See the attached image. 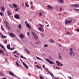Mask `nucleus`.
Returning a JSON list of instances; mask_svg holds the SVG:
<instances>
[{"label":"nucleus","mask_w":79,"mask_h":79,"mask_svg":"<svg viewBox=\"0 0 79 79\" xmlns=\"http://www.w3.org/2000/svg\"><path fill=\"white\" fill-rule=\"evenodd\" d=\"M31 34L33 35L34 37H35V39L36 40H37V41H39V39H38V37L37 35L35 34V33L33 32V31H31Z\"/></svg>","instance_id":"f257e3e1"},{"label":"nucleus","mask_w":79,"mask_h":79,"mask_svg":"<svg viewBox=\"0 0 79 79\" xmlns=\"http://www.w3.org/2000/svg\"><path fill=\"white\" fill-rule=\"evenodd\" d=\"M72 23V19L71 20H69L68 21L67 19H65V24H70V23Z\"/></svg>","instance_id":"f03ea898"},{"label":"nucleus","mask_w":79,"mask_h":79,"mask_svg":"<svg viewBox=\"0 0 79 79\" xmlns=\"http://www.w3.org/2000/svg\"><path fill=\"white\" fill-rule=\"evenodd\" d=\"M70 52H69V54L70 55H71V56H72L73 55V53H74V51H73V49L72 48H70Z\"/></svg>","instance_id":"7ed1b4c3"},{"label":"nucleus","mask_w":79,"mask_h":79,"mask_svg":"<svg viewBox=\"0 0 79 79\" xmlns=\"http://www.w3.org/2000/svg\"><path fill=\"white\" fill-rule=\"evenodd\" d=\"M46 61H48V62L49 64H54V63H53V62L50 61V60H49L48 59H46Z\"/></svg>","instance_id":"20e7f679"},{"label":"nucleus","mask_w":79,"mask_h":79,"mask_svg":"<svg viewBox=\"0 0 79 79\" xmlns=\"http://www.w3.org/2000/svg\"><path fill=\"white\" fill-rule=\"evenodd\" d=\"M25 23L27 27H28L29 29H31V26H30V25H29V23H28L27 22L25 21Z\"/></svg>","instance_id":"39448f33"},{"label":"nucleus","mask_w":79,"mask_h":79,"mask_svg":"<svg viewBox=\"0 0 79 79\" xmlns=\"http://www.w3.org/2000/svg\"><path fill=\"white\" fill-rule=\"evenodd\" d=\"M73 6H74L75 8H79V6L77 4H74L71 5V7H73Z\"/></svg>","instance_id":"423d86ee"},{"label":"nucleus","mask_w":79,"mask_h":79,"mask_svg":"<svg viewBox=\"0 0 79 79\" xmlns=\"http://www.w3.org/2000/svg\"><path fill=\"white\" fill-rule=\"evenodd\" d=\"M10 36L11 37H12V38L15 37V35L13 33H11L10 34Z\"/></svg>","instance_id":"0eeeda50"},{"label":"nucleus","mask_w":79,"mask_h":79,"mask_svg":"<svg viewBox=\"0 0 79 79\" xmlns=\"http://www.w3.org/2000/svg\"><path fill=\"white\" fill-rule=\"evenodd\" d=\"M58 55L59 56V60H61L62 59V56L61 55V54L60 53H58Z\"/></svg>","instance_id":"6e6552de"},{"label":"nucleus","mask_w":79,"mask_h":79,"mask_svg":"<svg viewBox=\"0 0 79 79\" xmlns=\"http://www.w3.org/2000/svg\"><path fill=\"white\" fill-rule=\"evenodd\" d=\"M14 17L16 19H19V15H18V14H16L14 15Z\"/></svg>","instance_id":"1a4fd4ad"},{"label":"nucleus","mask_w":79,"mask_h":79,"mask_svg":"<svg viewBox=\"0 0 79 79\" xmlns=\"http://www.w3.org/2000/svg\"><path fill=\"white\" fill-rule=\"evenodd\" d=\"M47 8L48 9V10H52V9H53V7L51 6L50 5H49L47 6Z\"/></svg>","instance_id":"9d476101"},{"label":"nucleus","mask_w":79,"mask_h":79,"mask_svg":"<svg viewBox=\"0 0 79 79\" xmlns=\"http://www.w3.org/2000/svg\"><path fill=\"white\" fill-rule=\"evenodd\" d=\"M39 31H41V32H44V30L42 27H39Z\"/></svg>","instance_id":"9b49d317"},{"label":"nucleus","mask_w":79,"mask_h":79,"mask_svg":"<svg viewBox=\"0 0 79 79\" xmlns=\"http://www.w3.org/2000/svg\"><path fill=\"white\" fill-rule=\"evenodd\" d=\"M19 36L21 38V39H23L24 38V35H23V34H20L19 35Z\"/></svg>","instance_id":"f8f14e48"},{"label":"nucleus","mask_w":79,"mask_h":79,"mask_svg":"<svg viewBox=\"0 0 79 79\" xmlns=\"http://www.w3.org/2000/svg\"><path fill=\"white\" fill-rule=\"evenodd\" d=\"M25 51H27V53L29 55L30 54V52H29V50L27 49H25Z\"/></svg>","instance_id":"ddd939ff"},{"label":"nucleus","mask_w":79,"mask_h":79,"mask_svg":"<svg viewBox=\"0 0 79 79\" xmlns=\"http://www.w3.org/2000/svg\"><path fill=\"white\" fill-rule=\"evenodd\" d=\"M36 59H37V60H41V61H43V60L39 58V57H36Z\"/></svg>","instance_id":"4468645a"},{"label":"nucleus","mask_w":79,"mask_h":79,"mask_svg":"<svg viewBox=\"0 0 79 79\" xmlns=\"http://www.w3.org/2000/svg\"><path fill=\"white\" fill-rule=\"evenodd\" d=\"M13 6L14 8H17V7H18V6H17L16 4H15V3L13 4Z\"/></svg>","instance_id":"2eb2a0df"},{"label":"nucleus","mask_w":79,"mask_h":79,"mask_svg":"<svg viewBox=\"0 0 79 79\" xmlns=\"http://www.w3.org/2000/svg\"><path fill=\"white\" fill-rule=\"evenodd\" d=\"M0 46H1V47L2 48H3V49L4 50V51H5V52H6V50L5 49V48H4V47L2 45H0Z\"/></svg>","instance_id":"dca6fc26"},{"label":"nucleus","mask_w":79,"mask_h":79,"mask_svg":"<svg viewBox=\"0 0 79 79\" xmlns=\"http://www.w3.org/2000/svg\"><path fill=\"white\" fill-rule=\"evenodd\" d=\"M4 23H5L6 24V27L8 26V23L7 22H6V21H4Z\"/></svg>","instance_id":"f3484780"},{"label":"nucleus","mask_w":79,"mask_h":79,"mask_svg":"<svg viewBox=\"0 0 79 79\" xmlns=\"http://www.w3.org/2000/svg\"><path fill=\"white\" fill-rule=\"evenodd\" d=\"M7 48L8 49V50L10 49V44L7 45Z\"/></svg>","instance_id":"a211bd4d"},{"label":"nucleus","mask_w":79,"mask_h":79,"mask_svg":"<svg viewBox=\"0 0 79 79\" xmlns=\"http://www.w3.org/2000/svg\"><path fill=\"white\" fill-rule=\"evenodd\" d=\"M56 63L57 64V66H59V65L60 64V62L58 61V60L56 61Z\"/></svg>","instance_id":"6ab92c4d"},{"label":"nucleus","mask_w":79,"mask_h":79,"mask_svg":"<svg viewBox=\"0 0 79 79\" xmlns=\"http://www.w3.org/2000/svg\"><path fill=\"white\" fill-rule=\"evenodd\" d=\"M18 27H19V29L20 30H21V28H22L21 24H20L19 25Z\"/></svg>","instance_id":"aec40b11"},{"label":"nucleus","mask_w":79,"mask_h":79,"mask_svg":"<svg viewBox=\"0 0 79 79\" xmlns=\"http://www.w3.org/2000/svg\"><path fill=\"white\" fill-rule=\"evenodd\" d=\"M4 52V51L2 50V49L0 48V54H2V53H3Z\"/></svg>","instance_id":"412c9836"},{"label":"nucleus","mask_w":79,"mask_h":79,"mask_svg":"<svg viewBox=\"0 0 79 79\" xmlns=\"http://www.w3.org/2000/svg\"><path fill=\"white\" fill-rule=\"evenodd\" d=\"M7 13L9 17H10V15H11V14H10V12L9 11H7Z\"/></svg>","instance_id":"4be33fe9"},{"label":"nucleus","mask_w":79,"mask_h":79,"mask_svg":"<svg viewBox=\"0 0 79 79\" xmlns=\"http://www.w3.org/2000/svg\"><path fill=\"white\" fill-rule=\"evenodd\" d=\"M40 44V41L38 42H35V44H38V45H39Z\"/></svg>","instance_id":"5701e85b"},{"label":"nucleus","mask_w":79,"mask_h":79,"mask_svg":"<svg viewBox=\"0 0 79 79\" xmlns=\"http://www.w3.org/2000/svg\"><path fill=\"white\" fill-rule=\"evenodd\" d=\"M43 15V14H42V12H39V16H42Z\"/></svg>","instance_id":"b1692460"},{"label":"nucleus","mask_w":79,"mask_h":79,"mask_svg":"<svg viewBox=\"0 0 79 79\" xmlns=\"http://www.w3.org/2000/svg\"><path fill=\"white\" fill-rule=\"evenodd\" d=\"M4 43L5 44H7V40H4Z\"/></svg>","instance_id":"393cba45"},{"label":"nucleus","mask_w":79,"mask_h":79,"mask_svg":"<svg viewBox=\"0 0 79 79\" xmlns=\"http://www.w3.org/2000/svg\"><path fill=\"white\" fill-rule=\"evenodd\" d=\"M0 75H1V76H4V74H3V73H2V72L0 71Z\"/></svg>","instance_id":"a878e982"},{"label":"nucleus","mask_w":79,"mask_h":79,"mask_svg":"<svg viewBox=\"0 0 79 79\" xmlns=\"http://www.w3.org/2000/svg\"><path fill=\"white\" fill-rule=\"evenodd\" d=\"M50 40L51 41L50 43H54V41L53 40H52V39H50Z\"/></svg>","instance_id":"bb28decb"},{"label":"nucleus","mask_w":79,"mask_h":79,"mask_svg":"<svg viewBox=\"0 0 79 79\" xmlns=\"http://www.w3.org/2000/svg\"><path fill=\"white\" fill-rule=\"evenodd\" d=\"M25 6H27V7L28 8H29V5H28L26 2L25 3Z\"/></svg>","instance_id":"cd10ccee"},{"label":"nucleus","mask_w":79,"mask_h":79,"mask_svg":"<svg viewBox=\"0 0 79 79\" xmlns=\"http://www.w3.org/2000/svg\"><path fill=\"white\" fill-rule=\"evenodd\" d=\"M60 2H61V3H64V2L63 0H60Z\"/></svg>","instance_id":"c85d7f7f"},{"label":"nucleus","mask_w":79,"mask_h":79,"mask_svg":"<svg viewBox=\"0 0 79 79\" xmlns=\"http://www.w3.org/2000/svg\"><path fill=\"white\" fill-rule=\"evenodd\" d=\"M44 47L47 48V47H48V45H47V44H44Z\"/></svg>","instance_id":"c756f323"},{"label":"nucleus","mask_w":79,"mask_h":79,"mask_svg":"<svg viewBox=\"0 0 79 79\" xmlns=\"http://www.w3.org/2000/svg\"><path fill=\"white\" fill-rule=\"evenodd\" d=\"M39 26H40V27H44V26L42 24H40Z\"/></svg>","instance_id":"7c9ffc66"},{"label":"nucleus","mask_w":79,"mask_h":79,"mask_svg":"<svg viewBox=\"0 0 79 79\" xmlns=\"http://www.w3.org/2000/svg\"><path fill=\"white\" fill-rule=\"evenodd\" d=\"M21 58H24L25 60H26V58H25V57H23V56H21Z\"/></svg>","instance_id":"2f4dec72"},{"label":"nucleus","mask_w":79,"mask_h":79,"mask_svg":"<svg viewBox=\"0 0 79 79\" xmlns=\"http://www.w3.org/2000/svg\"><path fill=\"white\" fill-rule=\"evenodd\" d=\"M1 37H2V38H6V36H3V35H2L1 36Z\"/></svg>","instance_id":"473e14b6"},{"label":"nucleus","mask_w":79,"mask_h":79,"mask_svg":"<svg viewBox=\"0 0 79 79\" xmlns=\"http://www.w3.org/2000/svg\"><path fill=\"white\" fill-rule=\"evenodd\" d=\"M41 36L42 37H44V34L41 33L40 34Z\"/></svg>","instance_id":"72a5a7b5"},{"label":"nucleus","mask_w":79,"mask_h":79,"mask_svg":"<svg viewBox=\"0 0 79 79\" xmlns=\"http://www.w3.org/2000/svg\"><path fill=\"white\" fill-rule=\"evenodd\" d=\"M1 9H2V11H5V8L2 7L1 8Z\"/></svg>","instance_id":"f704fd0d"},{"label":"nucleus","mask_w":79,"mask_h":79,"mask_svg":"<svg viewBox=\"0 0 79 79\" xmlns=\"http://www.w3.org/2000/svg\"><path fill=\"white\" fill-rule=\"evenodd\" d=\"M16 66L18 67V66H19V64H18V62H16Z\"/></svg>","instance_id":"c9c22d12"},{"label":"nucleus","mask_w":79,"mask_h":79,"mask_svg":"<svg viewBox=\"0 0 79 79\" xmlns=\"http://www.w3.org/2000/svg\"><path fill=\"white\" fill-rule=\"evenodd\" d=\"M50 73L51 74V75L52 76V77H54V75H53V73H52V72H50Z\"/></svg>","instance_id":"e433bc0d"},{"label":"nucleus","mask_w":79,"mask_h":79,"mask_svg":"<svg viewBox=\"0 0 79 79\" xmlns=\"http://www.w3.org/2000/svg\"><path fill=\"white\" fill-rule=\"evenodd\" d=\"M74 10H75V11H79V9H74Z\"/></svg>","instance_id":"4c0bfd02"},{"label":"nucleus","mask_w":79,"mask_h":79,"mask_svg":"<svg viewBox=\"0 0 79 79\" xmlns=\"http://www.w3.org/2000/svg\"><path fill=\"white\" fill-rule=\"evenodd\" d=\"M18 10H19V9L18 8L15 9V11H18Z\"/></svg>","instance_id":"58836bf2"},{"label":"nucleus","mask_w":79,"mask_h":79,"mask_svg":"<svg viewBox=\"0 0 79 79\" xmlns=\"http://www.w3.org/2000/svg\"><path fill=\"white\" fill-rule=\"evenodd\" d=\"M36 66L37 68H38L39 69H40V67H39V66L38 65H36Z\"/></svg>","instance_id":"ea45409f"},{"label":"nucleus","mask_w":79,"mask_h":79,"mask_svg":"<svg viewBox=\"0 0 79 79\" xmlns=\"http://www.w3.org/2000/svg\"><path fill=\"white\" fill-rule=\"evenodd\" d=\"M66 34H70V32H69L68 31H67V32H66Z\"/></svg>","instance_id":"a19ab883"},{"label":"nucleus","mask_w":79,"mask_h":79,"mask_svg":"<svg viewBox=\"0 0 79 79\" xmlns=\"http://www.w3.org/2000/svg\"><path fill=\"white\" fill-rule=\"evenodd\" d=\"M25 68H27V69H28V68H29V67H28V66H27V65H26L25 66Z\"/></svg>","instance_id":"79ce46f5"},{"label":"nucleus","mask_w":79,"mask_h":79,"mask_svg":"<svg viewBox=\"0 0 79 79\" xmlns=\"http://www.w3.org/2000/svg\"><path fill=\"white\" fill-rule=\"evenodd\" d=\"M23 65H24V66H26L27 65L26 64H25V63H24V62H23Z\"/></svg>","instance_id":"37998d69"},{"label":"nucleus","mask_w":79,"mask_h":79,"mask_svg":"<svg viewBox=\"0 0 79 79\" xmlns=\"http://www.w3.org/2000/svg\"><path fill=\"white\" fill-rule=\"evenodd\" d=\"M56 69H60V68L58 67H56Z\"/></svg>","instance_id":"c03bdc74"},{"label":"nucleus","mask_w":79,"mask_h":79,"mask_svg":"<svg viewBox=\"0 0 79 79\" xmlns=\"http://www.w3.org/2000/svg\"><path fill=\"white\" fill-rule=\"evenodd\" d=\"M27 34L28 36H29V32H27Z\"/></svg>","instance_id":"a18cd8bd"},{"label":"nucleus","mask_w":79,"mask_h":79,"mask_svg":"<svg viewBox=\"0 0 79 79\" xmlns=\"http://www.w3.org/2000/svg\"><path fill=\"white\" fill-rule=\"evenodd\" d=\"M6 27H7V28H8L9 29H10V27H9V26H7Z\"/></svg>","instance_id":"49530a36"},{"label":"nucleus","mask_w":79,"mask_h":79,"mask_svg":"<svg viewBox=\"0 0 79 79\" xmlns=\"http://www.w3.org/2000/svg\"><path fill=\"white\" fill-rule=\"evenodd\" d=\"M0 15L1 16H3V13H2V12H0Z\"/></svg>","instance_id":"de8ad7c7"},{"label":"nucleus","mask_w":79,"mask_h":79,"mask_svg":"<svg viewBox=\"0 0 79 79\" xmlns=\"http://www.w3.org/2000/svg\"><path fill=\"white\" fill-rule=\"evenodd\" d=\"M17 52H18V51H14L13 53H17Z\"/></svg>","instance_id":"09e8293b"},{"label":"nucleus","mask_w":79,"mask_h":79,"mask_svg":"<svg viewBox=\"0 0 79 79\" xmlns=\"http://www.w3.org/2000/svg\"><path fill=\"white\" fill-rule=\"evenodd\" d=\"M9 6H10V7H11V8H13V6H11V4H9Z\"/></svg>","instance_id":"8fccbe9b"},{"label":"nucleus","mask_w":79,"mask_h":79,"mask_svg":"<svg viewBox=\"0 0 79 79\" xmlns=\"http://www.w3.org/2000/svg\"><path fill=\"white\" fill-rule=\"evenodd\" d=\"M42 66H43V68H45V65L43 64L42 65Z\"/></svg>","instance_id":"3c124183"},{"label":"nucleus","mask_w":79,"mask_h":79,"mask_svg":"<svg viewBox=\"0 0 79 79\" xmlns=\"http://www.w3.org/2000/svg\"><path fill=\"white\" fill-rule=\"evenodd\" d=\"M58 45H59V46L61 47V45L59 43L58 44Z\"/></svg>","instance_id":"603ef678"},{"label":"nucleus","mask_w":79,"mask_h":79,"mask_svg":"<svg viewBox=\"0 0 79 79\" xmlns=\"http://www.w3.org/2000/svg\"><path fill=\"white\" fill-rule=\"evenodd\" d=\"M6 56H8V54H7V53H6Z\"/></svg>","instance_id":"864d4df0"},{"label":"nucleus","mask_w":79,"mask_h":79,"mask_svg":"<svg viewBox=\"0 0 79 79\" xmlns=\"http://www.w3.org/2000/svg\"><path fill=\"white\" fill-rule=\"evenodd\" d=\"M68 78H69V79H72V78H71V77H68Z\"/></svg>","instance_id":"5fc2aeb1"},{"label":"nucleus","mask_w":79,"mask_h":79,"mask_svg":"<svg viewBox=\"0 0 79 79\" xmlns=\"http://www.w3.org/2000/svg\"><path fill=\"white\" fill-rule=\"evenodd\" d=\"M10 50H13V48H10Z\"/></svg>","instance_id":"6e6d98bb"},{"label":"nucleus","mask_w":79,"mask_h":79,"mask_svg":"<svg viewBox=\"0 0 79 79\" xmlns=\"http://www.w3.org/2000/svg\"><path fill=\"white\" fill-rule=\"evenodd\" d=\"M60 64V66H63V64Z\"/></svg>","instance_id":"4d7b16f0"},{"label":"nucleus","mask_w":79,"mask_h":79,"mask_svg":"<svg viewBox=\"0 0 79 79\" xmlns=\"http://www.w3.org/2000/svg\"><path fill=\"white\" fill-rule=\"evenodd\" d=\"M5 60H6V61L7 62V58H5Z\"/></svg>","instance_id":"13d9d810"},{"label":"nucleus","mask_w":79,"mask_h":79,"mask_svg":"<svg viewBox=\"0 0 79 79\" xmlns=\"http://www.w3.org/2000/svg\"><path fill=\"white\" fill-rule=\"evenodd\" d=\"M62 9L61 8H60V11H62Z\"/></svg>","instance_id":"bf43d9fd"},{"label":"nucleus","mask_w":79,"mask_h":79,"mask_svg":"<svg viewBox=\"0 0 79 79\" xmlns=\"http://www.w3.org/2000/svg\"><path fill=\"white\" fill-rule=\"evenodd\" d=\"M77 31L78 32H79V29H77Z\"/></svg>","instance_id":"052dcab7"},{"label":"nucleus","mask_w":79,"mask_h":79,"mask_svg":"<svg viewBox=\"0 0 79 79\" xmlns=\"http://www.w3.org/2000/svg\"><path fill=\"white\" fill-rule=\"evenodd\" d=\"M31 8L32 9V8H33V6H31Z\"/></svg>","instance_id":"680f3d73"},{"label":"nucleus","mask_w":79,"mask_h":79,"mask_svg":"<svg viewBox=\"0 0 79 79\" xmlns=\"http://www.w3.org/2000/svg\"><path fill=\"white\" fill-rule=\"evenodd\" d=\"M2 30L3 31L4 30V28H2Z\"/></svg>","instance_id":"e2e57ef3"},{"label":"nucleus","mask_w":79,"mask_h":79,"mask_svg":"<svg viewBox=\"0 0 79 79\" xmlns=\"http://www.w3.org/2000/svg\"><path fill=\"white\" fill-rule=\"evenodd\" d=\"M14 56H15V57H18V56H16V55H14Z\"/></svg>","instance_id":"0e129e2a"},{"label":"nucleus","mask_w":79,"mask_h":79,"mask_svg":"<svg viewBox=\"0 0 79 79\" xmlns=\"http://www.w3.org/2000/svg\"><path fill=\"white\" fill-rule=\"evenodd\" d=\"M5 53H3V56H5Z\"/></svg>","instance_id":"69168bd1"},{"label":"nucleus","mask_w":79,"mask_h":79,"mask_svg":"<svg viewBox=\"0 0 79 79\" xmlns=\"http://www.w3.org/2000/svg\"><path fill=\"white\" fill-rule=\"evenodd\" d=\"M73 56H74V53L73 54Z\"/></svg>","instance_id":"338daca9"},{"label":"nucleus","mask_w":79,"mask_h":79,"mask_svg":"<svg viewBox=\"0 0 79 79\" xmlns=\"http://www.w3.org/2000/svg\"><path fill=\"white\" fill-rule=\"evenodd\" d=\"M47 27H49V25H47Z\"/></svg>","instance_id":"774afa93"}]
</instances>
